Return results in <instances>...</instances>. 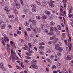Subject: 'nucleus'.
Returning a JSON list of instances; mask_svg holds the SVG:
<instances>
[{"instance_id": "6ab92c4d", "label": "nucleus", "mask_w": 73, "mask_h": 73, "mask_svg": "<svg viewBox=\"0 0 73 73\" xmlns=\"http://www.w3.org/2000/svg\"><path fill=\"white\" fill-rule=\"evenodd\" d=\"M40 45H45V43L43 42H42L41 43H40L39 44Z\"/></svg>"}, {"instance_id": "4d7b16f0", "label": "nucleus", "mask_w": 73, "mask_h": 73, "mask_svg": "<svg viewBox=\"0 0 73 73\" xmlns=\"http://www.w3.org/2000/svg\"><path fill=\"white\" fill-rule=\"evenodd\" d=\"M12 46L14 48H16V46H15V44H13V45Z\"/></svg>"}, {"instance_id": "c03bdc74", "label": "nucleus", "mask_w": 73, "mask_h": 73, "mask_svg": "<svg viewBox=\"0 0 73 73\" xmlns=\"http://www.w3.org/2000/svg\"><path fill=\"white\" fill-rule=\"evenodd\" d=\"M14 54L15 53V52H13V50L12 49L11 50V54Z\"/></svg>"}, {"instance_id": "49530a36", "label": "nucleus", "mask_w": 73, "mask_h": 73, "mask_svg": "<svg viewBox=\"0 0 73 73\" xmlns=\"http://www.w3.org/2000/svg\"><path fill=\"white\" fill-rule=\"evenodd\" d=\"M36 17V18H37V19H39V20H40V19H41V17H40L39 16H37Z\"/></svg>"}, {"instance_id": "c85d7f7f", "label": "nucleus", "mask_w": 73, "mask_h": 73, "mask_svg": "<svg viewBox=\"0 0 73 73\" xmlns=\"http://www.w3.org/2000/svg\"><path fill=\"white\" fill-rule=\"evenodd\" d=\"M32 12H36V10L35 9V8L32 9Z\"/></svg>"}, {"instance_id": "423d86ee", "label": "nucleus", "mask_w": 73, "mask_h": 73, "mask_svg": "<svg viewBox=\"0 0 73 73\" xmlns=\"http://www.w3.org/2000/svg\"><path fill=\"white\" fill-rule=\"evenodd\" d=\"M49 5L50 6V7H54V5H53V3L52 2H50L49 3Z\"/></svg>"}, {"instance_id": "052dcab7", "label": "nucleus", "mask_w": 73, "mask_h": 73, "mask_svg": "<svg viewBox=\"0 0 73 73\" xmlns=\"http://www.w3.org/2000/svg\"><path fill=\"white\" fill-rule=\"evenodd\" d=\"M46 71L47 72H49V69L48 68H46Z\"/></svg>"}, {"instance_id": "2f4dec72", "label": "nucleus", "mask_w": 73, "mask_h": 73, "mask_svg": "<svg viewBox=\"0 0 73 73\" xmlns=\"http://www.w3.org/2000/svg\"><path fill=\"white\" fill-rule=\"evenodd\" d=\"M16 67L17 68V69H22V68H21V67H19V66H16Z\"/></svg>"}, {"instance_id": "5701e85b", "label": "nucleus", "mask_w": 73, "mask_h": 73, "mask_svg": "<svg viewBox=\"0 0 73 73\" xmlns=\"http://www.w3.org/2000/svg\"><path fill=\"white\" fill-rule=\"evenodd\" d=\"M31 7H33L34 8H36V7H37V6H36V5H33V4H32L31 5Z\"/></svg>"}, {"instance_id": "13d9d810", "label": "nucleus", "mask_w": 73, "mask_h": 73, "mask_svg": "<svg viewBox=\"0 0 73 73\" xmlns=\"http://www.w3.org/2000/svg\"><path fill=\"white\" fill-rule=\"evenodd\" d=\"M42 3H44V4H45L46 5V4L47 3H46V2H45V1H42Z\"/></svg>"}, {"instance_id": "f257e3e1", "label": "nucleus", "mask_w": 73, "mask_h": 73, "mask_svg": "<svg viewBox=\"0 0 73 73\" xmlns=\"http://www.w3.org/2000/svg\"><path fill=\"white\" fill-rule=\"evenodd\" d=\"M6 25V23L5 22L1 21L0 22V26H1L2 29H4L5 28V25Z\"/></svg>"}, {"instance_id": "ea45409f", "label": "nucleus", "mask_w": 73, "mask_h": 73, "mask_svg": "<svg viewBox=\"0 0 73 73\" xmlns=\"http://www.w3.org/2000/svg\"><path fill=\"white\" fill-rule=\"evenodd\" d=\"M54 38H55V37L54 36L51 37L50 38V40H53V39H54Z\"/></svg>"}, {"instance_id": "79ce46f5", "label": "nucleus", "mask_w": 73, "mask_h": 73, "mask_svg": "<svg viewBox=\"0 0 73 73\" xmlns=\"http://www.w3.org/2000/svg\"><path fill=\"white\" fill-rule=\"evenodd\" d=\"M64 42L66 43V45H67V44H68V41L67 40H64Z\"/></svg>"}, {"instance_id": "c756f323", "label": "nucleus", "mask_w": 73, "mask_h": 73, "mask_svg": "<svg viewBox=\"0 0 73 73\" xmlns=\"http://www.w3.org/2000/svg\"><path fill=\"white\" fill-rule=\"evenodd\" d=\"M29 25V24H28V22H25V26H28Z\"/></svg>"}, {"instance_id": "7c9ffc66", "label": "nucleus", "mask_w": 73, "mask_h": 73, "mask_svg": "<svg viewBox=\"0 0 73 73\" xmlns=\"http://www.w3.org/2000/svg\"><path fill=\"white\" fill-rule=\"evenodd\" d=\"M69 39L68 40V42H70L71 40V37L70 36H69Z\"/></svg>"}, {"instance_id": "8fccbe9b", "label": "nucleus", "mask_w": 73, "mask_h": 73, "mask_svg": "<svg viewBox=\"0 0 73 73\" xmlns=\"http://www.w3.org/2000/svg\"><path fill=\"white\" fill-rule=\"evenodd\" d=\"M66 31L67 33H69V30H68V28L67 27H66Z\"/></svg>"}, {"instance_id": "0e129e2a", "label": "nucleus", "mask_w": 73, "mask_h": 73, "mask_svg": "<svg viewBox=\"0 0 73 73\" xmlns=\"http://www.w3.org/2000/svg\"><path fill=\"white\" fill-rule=\"evenodd\" d=\"M53 66V68H55V69H56L57 68V67H56V66L55 65Z\"/></svg>"}, {"instance_id": "680f3d73", "label": "nucleus", "mask_w": 73, "mask_h": 73, "mask_svg": "<svg viewBox=\"0 0 73 73\" xmlns=\"http://www.w3.org/2000/svg\"><path fill=\"white\" fill-rule=\"evenodd\" d=\"M8 66L10 68H12V67L10 66V65L8 64Z\"/></svg>"}, {"instance_id": "6e6552de", "label": "nucleus", "mask_w": 73, "mask_h": 73, "mask_svg": "<svg viewBox=\"0 0 73 73\" xmlns=\"http://www.w3.org/2000/svg\"><path fill=\"white\" fill-rule=\"evenodd\" d=\"M31 66L33 68H34L37 69V65L35 64H33L31 65Z\"/></svg>"}, {"instance_id": "5fc2aeb1", "label": "nucleus", "mask_w": 73, "mask_h": 73, "mask_svg": "<svg viewBox=\"0 0 73 73\" xmlns=\"http://www.w3.org/2000/svg\"><path fill=\"white\" fill-rule=\"evenodd\" d=\"M24 11H25V13H27L28 12L27 11V10L26 9H25L24 10Z\"/></svg>"}, {"instance_id": "09e8293b", "label": "nucleus", "mask_w": 73, "mask_h": 73, "mask_svg": "<svg viewBox=\"0 0 73 73\" xmlns=\"http://www.w3.org/2000/svg\"><path fill=\"white\" fill-rule=\"evenodd\" d=\"M59 44L60 46H62V44L61 42H59V44Z\"/></svg>"}, {"instance_id": "20e7f679", "label": "nucleus", "mask_w": 73, "mask_h": 73, "mask_svg": "<svg viewBox=\"0 0 73 73\" xmlns=\"http://www.w3.org/2000/svg\"><path fill=\"white\" fill-rule=\"evenodd\" d=\"M55 27H54V28L52 27H50V32H53L54 31V29H55Z\"/></svg>"}, {"instance_id": "58836bf2", "label": "nucleus", "mask_w": 73, "mask_h": 73, "mask_svg": "<svg viewBox=\"0 0 73 73\" xmlns=\"http://www.w3.org/2000/svg\"><path fill=\"white\" fill-rule=\"evenodd\" d=\"M56 35H60V32L58 31V32H57L56 33Z\"/></svg>"}, {"instance_id": "774afa93", "label": "nucleus", "mask_w": 73, "mask_h": 73, "mask_svg": "<svg viewBox=\"0 0 73 73\" xmlns=\"http://www.w3.org/2000/svg\"><path fill=\"white\" fill-rule=\"evenodd\" d=\"M30 28L31 29H32V25H31L30 26Z\"/></svg>"}, {"instance_id": "ddd939ff", "label": "nucleus", "mask_w": 73, "mask_h": 73, "mask_svg": "<svg viewBox=\"0 0 73 73\" xmlns=\"http://www.w3.org/2000/svg\"><path fill=\"white\" fill-rule=\"evenodd\" d=\"M67 58H68V59L69 60H71L72 59L71 58V57H70V55H69L67 56Z\"/></svg>"}, {"instance_id": "412c9836", "label": "nucleus", "mask_w": 73, "mask_h": 73, "mask_svg": "<svg viewBox=\"0 0 73 73\" xmlns=\"http://www.w3.org/2000/svg\"><path fill=\"white\" fill-rule=\"evenodd\" d=\"M23 64V63H19V65H21L22 68H24V67H25V66H24V65Z\"/></svg>"}, {"instance_id": "a878e982", "label": "nucleus", "mask_w": 73, "mask_h": 73, "mask_svg": "<svg viewBox=\"0 0 73 73\" xmlns=\"http://www.w3.org/2000/svg\"><path fill=\"white\" fill-rule=\"evenodd\" d=\"M54 31L56 33H57L58 31V30H57V27H55Z\"/></svg>"}, {"instance_id": "473e14b6", "label": "nucleus", "mask_w": 73, "mask_h": 73, "mask_svg": "<svg viewBox=\"0 0 73 73\" xmlns=\"http://www.w3.org/2000/svg\"><path fill=\"white\" fill-rule=\"evenodd\" d=\"M22 6L24 5V3H23V1L22 0H20Z\"/></svg>"}, {"instance_id": "aec40b11", "label": "nucleus", "mask_w": 73, "mask_h": 73, "mask_svg": "<svg viewBox=\"0 0 73 73\" xmlns=\"http://www.w3.org/2000/svg\"><path fill=\"white\" fill-rule=\"evenodd\" d=\"M4 39L7 40V41H9V39H8V38L6 37V36H4Z\"/></svg>"}, {"instance_id": "69168bd1", "label": "nucleus", "mask_w": 73, "mask_h": 73, "mask_svg": "<svg viewBox=\"0 0 73 73\" xmlns=\"http://www.w3.org/2000/svg\"><path fill=\"white\" fill-rule=\"evenodd\" d=\"M60 14H62V13H63V10H62V11H60Z\"/></svg>"}, {"instance_id": "c9c22d12", "label": "nucleus", "mask_w": 73, "mask_h": 73, "mask_svg": "<svg viewBox=\"0 0 73 73\" xmlns=\"http://www.w3.org/2000/svg\"><path fill=\"white\" fill-rule=\"evenodd\" d=\"M9 27V29H12V26H11V25H8Z\"/></svg>"}, {"instance_id": "a19ab883", "label": "nucleus", "mask_w": 73, "mask_h": 73, "mask_svg": "<svg viewBox=\"0 0 73 73\" xmlns=\"http://www.w3.org/2000/svg\"><path fill=\"white\" fill-rule=\"evenodd\" d=\"M10 17L11 18V19H13V18H14V16L13 15H10Z\"/></svg>"}, {"instance_id": "bf43d9fd", "label": "nucleus", "mask_w": 73, "mask_h": 73, "mask_svg": "<svg viewBox=\"0 0 73 73\" xmlns=\"http://www.w3.org/2000/svg\"><path fill=\"white\" fill-rule=\"evenodd\" d=\"M72 9H70V10H69V11H70L69 12V13H72V11H71V10H72Z\"/></svg>"}, {"instance_id": "b1692460", "label": "nucleus", "mask_w": 73, "mask_h": 73, "mask_svg": "<svg viewBox=\"0 0 73 73\" xmlns=\"http://www.w3.org/2000/svg\"><path fill=\"white\" fill-rule=\"evenodd\" d=\"M62 72L63 73H66V70L65 68L63 69L62 71Z\"/></svg>"}, {"instance_id": "4be33fe9", "label": "nucleus", "mask_w": 73, "mask_h": 73, "mask_svg": "<svg viewBox=\"0 0 73 73\" xmlns=\"http://www.w3.org/2000/svg\"><path fill=\"white\" fill-rule=\"evenodd\" d=\"M48 34L49 36H52V35H54V33H48Z\"/></svg>"}, {"instance_id": "7ed1b4c3", "label": "nucleus", "mask_w": 73, "mask_h": 73, "mask_svg": "<svg viewBox=\"0 0 73 73\" xmlns=\"http://www.w3.org/2000/svg\"><path fill=\"white\" fill-rule=\"evenodd\" d=\"M60 44H55V49H56V50H58V49L60 48Z\"/></svg>"}, {"instance_id": "4468645a", "label": "nucleus", "mask_w": 73, "mask_h": 73, "mask_svg": "<svg viewBox=\"0 0 73 73\" xmlns=\"http://www.w3.org/2000/svg\"><path fill=\"white\" fill-rule=\"evenodd\" d=\"M39 53H40V54H42L44 55V53L42 51V50H39Z\"/></svg>"}, {"instance_id": "72a5a7b5", "label": "nucleus", "mask_w": 73, "mask_h": 73, "mask_svg": "<svg viewBox=\"0 0 73 73\" xmlns=\"http://www.w3.org/2000/svg\"><path fill=\"white\" fill-rule=\"evenodd\" d=\"M17 33L18 35H20V34H21V32L20 31H17Z\"/></svg>"}, {"instance_id": "dca6fc26", "label": "nucleus", "mask_w": 73, "mask_h": 73, "mask_svg": "<svg viewBox=\"0 0 73 73\" xmlns=\"http://www.w3.org/2000/svg\"><path fill=\"white\" fill-rule=\"evenodd\" d=\"M37 31H38V33H40V31H41V28H38L37 29Z\"/></svg>"}, {"instance_id": "de8ad7c7", "label": "nucleus", "mask_w": 73, "mask_h": 73, "mask_svg": "<svg viewBox=\"0 0 73 73\" xmlns=\"http://www.w3.org/2000/svg\"><path fill=\"white\" fill-rule=\"evenodd\" d=\"M45 32H46V33H48V31L47 29L44 30V31Z\"/></svg>"}, {"instance_id": "9d476101", "label": "nucleus", "mask_w": 73, "mask_h": 73, "mask_svg": "<svg viewBox=\"0 0 73 73\" xmlns=\"http://www.w3.org/2000/svg\"><path fill=\"white\" fill-rule=\"evenodd\" d=\"M32 24H33L34 25H36V21L33 20H32Z\"/></svg>"}, {"instance_id": "393cba45", "label": "nucleus", "mask_w": 73, "mask_h": 73, "mask_svg": "<svg viewBox=\"0 0 73 73\" xmlns=\"http://www.w3.org/2000/svg\"><path fill=\"white\" fill-rule=\"evenodd\" d=\"M47 61L49 62V63H50V64H52V61H51V60H50L49 59H47Z\"/></svg>"}, {"instance_id": "39448f33", "label": "nucleus", "mask_w": 73, "mask_h": 73, "mask_svg": "<svg viewBox=\"0 0 73 73\" xmlns=\"http://www.w3.org/2000/svg\"><path fill=\"white\" fill-rule=\"evenodd\" d=\"M44 13H45L47 15H48V16H49L50 15V13L49 11H48L47 10H46V11H45Z\"/></svg>"}, {"instance_id": "e2e57ef3", "label": "nucleus", "mask_w": 73, "mask_h": 73, "mask_svg": "<svg viewBox=\"0 0 73 73\" xmlns=\"http://www.w3.org/2000/svg\"><path fill=\"white\" fill-rule=\"evenodd\" d=\"M34 49L36 50V51L37 50V48H36V47H34Z\"/></svg>"}, {"instance_id": "a211bd4d", "label": "nucleus", "mask_w": 73, "mask_h": 73, "mask_svg": "<svg viewBox=\"0 0 73 73\" xmlns=\"http://www.w3.org/2000/svg\"><path fill=\"white\" fill-rule=\"evenodd\" d=\"M55 24L54 22L52 21L50 23V25H51L52 26H53V25H54Z\"/></svg>"}, {"instance_id": "1a4fd4ad", "label": "nucleus", "mask_w": 73, "mask_h": 73, "mask_svg": "<svg viewBox=\"0 0 73 73\" xmlns=\"http://www.w3.org/2000/svg\"><path fill=\"white\" fill-rule=\"evenodd\" d=\"M58 51H59V52H62V50H63V49H62V47H60L58 48Z\"/></svg>"}, {"instance_id": "0eeeda50", "label": "nucleus", "mask_w": 73, "mask_h": 73, "mask_svg": "<svg viewBox=\"0 0 73 73\" xmlns=\"http://www.w3.org/2000/svg\"><path fill=\"white\" fill-rule=\"evenodd\" d=\"M4 9V10H5L6 11H7V12H8V11H9V10H8V7L7 6H5Z\"/></svg>"}, {"instance_id": "bb28decb", "label": "nucleus", "mask_w": 73, "mask_h": 73, "mask_svg": "<svg viewBox=\"0 0 73 73\" xmlns=\"http://www.w3.org/2000/svg\"><path fill=\"white\" fill-rule=\"evenodd\" d=\"M55 41L54 42H57V41H58V38H55L54 39Z\"/></svg>"}, {"instance_id": "37998d69", "label": "nucleus", "mask_w": 73, "mask_h": 73, "mask_svg": "<svg viewBox=\"0 0 73 73\" xmlns=\"http://www.w3.org/2000/svg\"><path fill=\"white\" fill-rule=\"evenodd\" d=\"M53 57H54V56H53V55H51L50 56V58L51 60H52L53 59Z\"/></svg>"}, {"instance_id": "e433bc0d", "label": "nucleus", "mask_w": 73, "mask_h": 73, "mask_svg": "<svg viewBox=\"0 0 73 73\" xmlns=\"http://www.w3.org/2000/svg\"><path fill=\"white\" fill-rule=\"evenodd\" d=\"M0 65L1 66H4V64L2 62L0 63Z\"/></svg>"}, {"instance_id": "f8f14e48", "label": "nucleus", "mask_w": 73, "mask_h": 73, "mask_svg": "<svg viewBox=\"0 0 73 73\" xmlns=\"http://www.w3.org/2000/svg\"><path fill=\"white\" fill-rule=\"evenodd\" d=\"M61 67V64L60 63H58V64L57 67L58 68H60Z\"/></svg>"}, {"instance_id": "f3484780", "label": "nucleus", "mask_w": 73, "mask_h": 73, "mask_svg": "<svg viewBox=\"0 0 73 73\" xmlns=\"http://www.w3.org/2000/svg\"><path fill=\"white\" fill-rule=\"evenodd\" d=\"M46 52L47 53H49L50 52V51L49 49H47L46 50Z\"/></svg>"}, {"instance_id": "603ef678", "label": "nucleus", "mask_w": 73, "mask_h": 73, "mask_svg": "<svg viewBox=\"0 0 73 73\" xmlns=\"http://www.w3.org/2000/svg\"><path fill=\"white\" fill-rule=\"evenodd\" d=\"M12 58V60H13L14 59H15V56H11Z\"/></svg>"}, {"instance_id": "3c124183", "label": "nucleus", "mask_w": 73, "mask_h": 73, "mask_svg": "<svg viewBox=\"0 0 73 73\" xmlns=\"http://www.w3.org/2000/svg\"><path fill=\"white\" fill-rule=\"evenodd\" d=\"M24 32L26 36H27V31H25Z\"/></svg>"}, {"instance_id": "9b49d317", "label": "nucleus", "mask_w": 73, "mask_h": 73, "mask_svg": "<svg viewBox=\"0 0 73 73\" xmlns=\"http://www.w3.org/2000/svg\"><path fill=\"white\" fill-rule=\"evenodd\" d=\"M69 44L70 46H68L70 50H72V44L70 43Z\"/></svg>"}, {"instance_id": "6e6d98bb", "label": "nucleus", "mask_w": 73, "mask_h": 73, "mask_svg": "<svg viewBox=\"0 0 73 73\" xmlns=\"http://www.w3.org/2000/svg\"><path fill=\"white\" fill-rule=\"evenodd\" d=\"M68 17H72V14L71 15V14H68Z\"/></svg>"}, {"instance_id": "f704fd0d", "label": "nucleus", "mask_w": 73, "mask_h": 73, "mask_svg": "<svg viewBox=\"0 0 73 73\" xmlns=\"http://www.w3.org/2000/svg\"><path fill=\"white\" fill-rule=\"evenodd\" d=\"M58 28L59 30H61V26L60 25H58Z\"/></svg>"}, {"instance_id": "4c0bfd02", "label": "nucleus", "mask_w": 73, "mask_h": 73, "mask_svg": "<svg viewBox=\"0 0 73 73\" xmlns=\"http://www.w3.org/2000/svg\"><path fill=\"white\" fill-rule=\"evenodd\" d=\"M41 48H42V49H44V46H39V48L41 49Z\"/></svg>"}, {"instance_id": "f03ea898", "label": "nucleus", "mask_w": 73, "mask_h": 73, "mask_svg": "<svg viewBox=\"0 0 73 73\" xmlns=\"http://www.w3.org/2000/svg\"><path fill=\"white\" fill-rule=\"evenodd\" d=\"M14 2L16 4V7L17 9H19L20 8V5L19 4V3L17 0H14Z\"/></svg>"}, {"instance_id": "cd10ccee", "label": "nucleus", "mask_w": 73, "mask_h": 73, "mask_svg": "<svg viewBox=\"0 0 73 73\" xmlns=\"http://www.w3.org/2000/svg\"><path fill=\"white\" fill-rule=\"evenodd\" d=\"M14 11L15 13H16V14H17V11L16 9V8H14Z\"/></svg>"}, {"instance_id": "2eb2a0df", "label": "nucleus", "mask_w": 73, "mask_h": 73, "mask_svg": "<svg viewBox=\"0 0 73 73\" xmlns=\"http://www.w3.org/2000/svg\"><path fill=\"white\" fill-rule=\"evenodd\" d=\"M41 18L42 19H47V17L45 15H44Z\"/></svg>"}, {"instance_id": "864d4df0", "label": "nucleus", "mask_w": 73, "mask_h": 73, "mask_svg": "<svg viewBox=\"0 0 73 73\" xmlns=\"http://www.w3.org/2000/svg\"><path fill=\"white\" fill-rule=\"evenodd\" d=\"M36 3H37L38 5H41V3H40L39 2H38V1H36Z\"/></svg>"}, {"instance_id": "338daca9", "label": "nucleus", "mask_w": 73, "mask_h": 73, "mask_svg": "<svg viewBox=\"0 0 73 73\" xmlns=\"http://www.w3.org/2000/svg\"><path fill=\"white\" fill-rule=\"evenodd\" d=\"M10 43L11 44H13V42L12 41H10Z\"/></svg>"}, {"instance_id": "a18cd8bd", "label": "nucleus", "mask_w": 73, "mask_h": 73, "mask_svg": "<svg viewBox=\"0 0 73 73\" xmlns=\"http://www.w3.org/2000/svg\"><path fill=\"white\" fill-rule=\"evenodd\" d=\"M2 42L4 45H5V42L4 41L2 40Z\"/></svg>"}]
</instances>
